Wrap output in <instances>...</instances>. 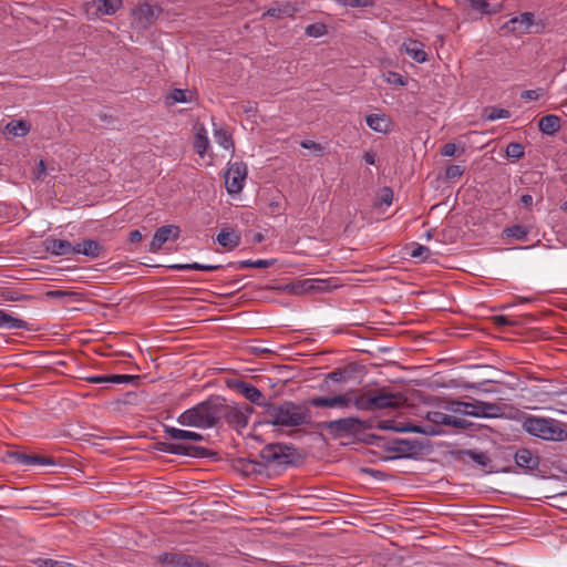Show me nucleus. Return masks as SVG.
<instances>
[{"instance_id": "obj_31", "label": "nucleus", "mask_w": 567, "mask_h": 567, "mask_svg": "<svg viewBox=\"0 0 567 567\" xmlns=\"http://www.w3.org/2000/svg\"><path fill=\"white\" fill-rule=\"evenodd\" d=\"M367 125L374 132L388 133L390 121L384 114H370L365 118Z\"/></svg>"}, {"instance_id": "obj_29", "label": "nucleus", "mask_w": 567, "mask_h": 567, "mask_svg": "<svg viewBox=\"0 0 567 567\" xmlns=\"http://www.w3.org/2000/svg\"><path fill=\"white\" fill-rule=\"evenodd\" d=\"M298 11V8L295 3L284 2L277 3L275 7H271L265 13L268 17L282 19L286 17H293V14Z\"/></svg>"}, {"instance_id": "obj_62", "label": "nucleus", "mask_w": 567, "mask_h": 567, "mask_svg": "<svg viewBox=\"0 0 567 567\" xmlns=\"http://www.w3.org/2000/svg\"><path fill=\"white\" fill-rule=\"evenodd\" d=\"M45 172H47V165H45V162L43 159H41L38 164V168H37V172H35V177L38 179H43L44 176H45Z\"/></svg>"}, {"instance_id": "obj_54", "label": "nucleus", "mask_w": 567, "mask_h": 567, "mask_svg": "<svg viewBox=\"0 0 567 567\" xmlns=\"http://www.w3.org/2000/svg\"><path fill=\"white\" fill-rule=\"evenodd\" d=\"M2 296L8 301H20V300H25V299L32 298L31 296L19 295L18 292H14V291H7Z\"/></svg>"}, {"instance_id": "obj_26", "label": "nucleus", "mask_w": 567, "mask_h": 567, "mask_svg": "<svg viewBox=\"0 0 567 567\" xmlns=\"http://www.w3.org/2000/svg\"><path fill=\"white\" fill-rule=\"evenodd\" d=\"M95 7V14L100 16H113L123 7L122 0H95L93 2Z\"/></svg>"}, {"instance_id": "obj_13", "label": "nucleus", "mask_w": 567, "mask_h": 567, "mask_svg": "<svg viewBox=\"0 0 567 567\" xmlns=\"http://www.w3.org/2000/svg\"><path fill=\"white\" fill-rule=\"evenodd\" d=\"M162 9L158 6H152L148 2L140 3L133 10V25L137 29H148L158 18Z\"/></svg>"}, {"instance_id": "obj_24", "label": "nucleus", "mask_w": 567, "mask_h": 567, "mask_svg": "<svg viewBox=\"0 0 567 567\" xmlns=\"http://www.w3.org/2000/svg\"><path fill=\"white\" fill-rule=\"evenodd\" d=\"M163 431L168 435L169 439L174 441L202 442L204 440V436L200 433L181 430L169 425H163Z\"/></svg>"}, {"instance_id": "obj_23", "label": "nucleus", "mask_w": 567, "mask_h": 567, "mask_svg": "<svg viewBox=\"0 0 567 567\" xmlns=\"http://www.w3.org/2000/svg\"><path fill=\"white\" fill-rule=\"evenodd\" d=\"M460 4H466L472 11L477 13V17L472 19H481L483 16L495 14L499 11V8L493 7L487 0H455Z\"/></svg>"}, {"instance_id": "obj_43", "label": "nucleus", "mask_w": 567, "mask_h": 567, "mask_svg": "<svg viewBox=\"0 0 567 567\" xmlns=\"http://www.w3.org/2000/svg\"><path fill=\"white\" fill-rule=\"evenodd\" d=\"M305 32L308 37L320 38L327 33V25L322 22L312 23L306 27Z\"/></svg>"}, {"instance_id": "obj_59", "label": "nucleus", "mask_w": 567, "mask_h": 567, "mask_svg": "<svg viewBox=\"0 0 567 567\" xmlns=\"http://www.w3.org/2000/svg\"><path fill=\"white\" fill-rule=\"evenodd\" d=\"M85 380L90 383H110V374L109 375H91V377H86Z\"/></svg>"}, {"instance_id": "obj_7", "label": "nucleus", "mask_w": 567, "mask_h": 567, "mask_svg": "<svg viewBox=\"0 0 567 567\" xmlns=\"http://www.w3.org/2000/svg\"><path fill=\"white\" fill-rule=\"evenodd\" d=\"M260 457L266 463L288 467L295 465L300 457L297 449L290 444L270 443L260 451Z\"/></svg>"}, {"instance_id": "obj_47", "label": "nucleus", "mask_w": 567, "mask_h": 567, "mask_svg": "<svg viewBox=\"0 0 567 567\" xmlns=\"http://www.w3.org/2000/svg\"><path fill=\"white\" fill-rule=\"evenodd\" d=\"M410 256L412 258H419L421 260H426L431 256V250H430V248L417 244L411 250Z\"/></svg>"}, {"instance_id": "obj_25", "label": "nucleus", "mask_w": 567, "mask_h": 567, "mask_svg": "<svg viewBox=\"0 0 567 567\" xmlns=\"http://www.w3.org/2000/svg\"><path fill=\"white\" fill-rule=\"evenodd\" d=\"M404 52L417 63H424L427 60V54L424 51L423 43L410 39L402 44Z\"/></svg>"}, {"instance_id": "obj_34", "label": "nucleus", "mask_w": 567, "mask_h": 567, "mask_svg": "<svg viewBox=\"0 0 567 567\" xmlns=\"http://www.w3.org/2000/svg\"><path fill=\"white\" fill-rule=\"evenodd\" d=\"M299 288L302 292H323L329 290V285L321 279H306L300 282Z\"/></svg>"}, {"instance_id": "obj_63", "label": "nucleus", "mask_w": 567, "mask_h": 567, "mask_svg": "<svg viewBox=\"0 0 567 567\" xmlns=\"http://www.w3.org/2000/svg\"><path fill=\"white\" fill-rule=\"evenodd\" d=\"M143 236L140 230L135 229L130 233L128 240L132 244L140 243L142 240Z\"/></svg>"}, {"instance_id": "obj_37", "label": "nucleus", "mask_w": 567, "mask_h": 567, "mask_svg": "<svg viewBox=\"0 0 567 567\" xmlns=\"http://www.w3.org/2000/svg\"><path fill=\"white\" fill-rule=\"evenodd\" d=\"M352 405L358 410L372 411L371 390L359 395L352 390Z\"/></svg>"}, {"instance_id": "obj_55", "label": "nucleus", "mask_w": 567, "mask_h": 567, "mask_svg": "<svg viewBox=\"0 0 567 567\" xmlns=\"http://www.w3.org/2000/svg\"><path fill=\"white\" fill-rule=\"evenodd\" d=\"M388 82H390L391 84H396V85H402V86H404L406 84V80L404 79V76L398 72H390Z\"/></svg>"}, {"instance_id": "obj_17", "label": "nucleus", "mask_w": 567, "mask_h": 567, "mask_svg": "<svg viewBox=\"0 0 567 567\" xmlns=\"http://www.w3.org/2000/svg\"><path fill=\"white\" fill-rule=\"evenodd\" d=\"M181 235V228L176 225H165L156 229L148 250L157 252L169 239L176 240Z\"/></svg>"}, {"instance_id": "obj_36", "label": "nucleus", "mask_w": 567, "mask_h": 567, "mask_svg": "<svg viewBox=\"0 0 567 567\" xmlns=\"http://www.w3.org/2000/svg\"><path fill=\"white\" fill-rule=\"evenodd\" d=\"M238 463L240 464L241 471L246 475H250V474L261 475L266 470V465L264 462L240 458L238 461Z\"/></svg>"}, {"instance_id": "obj_8", "label": "nucleus", "mask_w": 567, "mask_h": 567, "mask_svg": "<svg viewBox=\"0 0 567 567\" xmlns=\"http://www.w3.org/2000/svg\"><path fill=\"white\" fill-rule=\"evenodd\" d=\"M455 413L470 415L474 417H497L502 414V408L496 403H489L475 400L474 402H454Z\"/></svg>"}, {"instance_id": "obj_12", "label": "nucleus", "mask_w": 567, "mask_h": 567, "mask_svg": "<svg viewBox=\"0 0 567 567\" xmlns=\"http://www.w3.org/2000/svg\"><path fill=\"white\" fill-rule=\"evenodd\" d=\"M7 458L10 463L20 465L22 467L32 466H52L56 465V461L52 456H42L35 454H27L19 451H10L7 453Z\"/></svg>"}, {"instance_id": "obj_51", "label": "nucleus", "mask_w": 567, "mask_h": 567, "mask_svg": "<svg viewBox=\"0 0 567 567\" xmlns=\"http://www.w3.org/2000/svg\"><path fill=\"white\" fill-rule=\"evenodd\" d=\"M346 371L341 369H337L327 374L326 379L331 380L334 383L342 382L346 379Z\"/></svg>"}, {"instance_id": "obj_32", "label": "nucleus", "mask_w": 567, "mask_h": 567, "mask_svg": "<svg viewBox=\"0 0 567 567\" xmlns=\"http://www.w3.org/2000/svg\"><path fill=\"white\" fill-rule=\"evenodd\" d=\"M172 270H197V271H215L221 269V265H204L199 262L192 264H174L167 267Z\"/></svg>"}, {"instance_id": "obj_35", "label": "nucleus", "mask_w": 567, "mask_h": 567, "mask_svg": "<svg viewBox=\"0 0 567 567\" xmlns=\"http://www.w3.org/2000/svg\"><path fill=\"white\" fill-rule=\"evenodd\" d=\"M208 147H209V140L207 137L206 130L202 126L197 130V132L195 134L194 148H195V152L200 157H204Z\"/></svg>"}, {"instance_id": "obj_41", "label": "nucleus", "mask_w": 567, "mask_h": 567, "mask_svg": "<svg viewBox=\"0 0 567 567\" xmlns=\"http://www.w3.org/2000/svg\"><path fill=\"white\" fill-rule=\"evenodd\" d=\"M6 130L9 134H12L14 136H24L29 133L30 126L25 121L19 120V121H11L6 125Z\"/></svg>"}, {"instance_id": "obj_22", "label": "nucleus", "mask_w": 567, "mask_h": 567, "mask_svg": "<svg viewBox=\"0 0 567 567\" xmlns=\"http://www.w3.org/2000/svg\"><path fill=\"white\" fill-rule=\"evenodd\" d=\"M104 250V246L95 239H83L75 244V255L81 254L93 259L101 257Z\"/></svg>"}, {"instance_id": "obj_58", "label": "nucleus", "mask_w": 567, "mask_h": 567, "mask_svg": "<svg viewBox=\"0 0 567 567\" xmlns=\"http://www.w3.org/2000/svg\"><path fill=\"white\" fill-rule=\"evenodd\" d=\"M301 147L303 148H307V150H313L315 152H321L322 151V146L313 141H310V140H305L301 142Z\"/></svg>"}, {"instance_id": "obj_18", "label": "nucleus", "mask_w": 567, "mask_h": 567, "mask_svg": "<svg viewBox=\"0 0 567 567\" xmlns=\"http://www.w3.org/2000/svg\"><path fill=\"white\" fill-rule=\"evenodd\" d=\"M516 465L525 472L536 474L538 472L540 458L528 449H519L514 454Z\"/></svg>"}, {"instance_id": "obj_61", "label": "nucleus", "mask_w": 567, "mask_h": 567, "mask_svg": "<svg viewBox=\"0 0 567 567\" xmlns=\"http://www.w3.org/2000/svg\"><path fill=\"white\" fill-rule=\"evenodd\" d=\"M172 446H173V443H169V442H157L155 444V450H157L159 452L172 454V450L169 449Z\"/></svg>"}, {"instance_id": "obj_33", "label": "nucleus", "mask_w": 567, "mask_h": 567, "mask_svg": "<svg viewBox=\"0 0 567 567\" xmlns=\"http://www.w3.org/2000/svg\"><path fill=\"white\" fill-rule=\"evenodd\" d=\"M530 229H532L530 226L516 224V225L506 227L503 230V234L506 237H513L520 241H527V237H528V234L530 233Z\"/></svg>"}, {"instance_id": "obj_4", "label": "nucleus", "mask_w": 567, "mask_h": 567, "mask_svg": "<svg viewBox=\"0 0 567 567\" xmlns=\"http://www.w3.org/2000/svg\"><path fill=\"white\" fill-rule=\"evenodd\" d=\"M369 444H377L382 446L386 452L396 453V455L389 456V460L396 458H417L425 450L430 447V441L419 439H392L384 441L382 437L371 434L365 441Z\"/></svg>"}, {"instance_id": "obj_19", "label": "nucleus", "mask_w": 567, "mask_h": 567, "mask_svg": "<svg viewBox=\"0 0 567 567\" xmlns=\"http://www.w3.org/2000/svg\"><path fill=\"white\" fill-rule=\"evenodd\" d=\"M45 251L54 256H69L75 255V244L66 239L48 237L43 240Z\"/></svg>"}, {"instance_id": "obj_1", "label": "nucleus", "mask_w": 567, "mask_h": 567, "mask_svg": "<svg viewBox=\"0 0 567 567\" xmlns=\"http://www.w3.org/2000/svg\"><path fill=\"white\" fill-rule=\"evenodd\" d=\"M262 422L274 426L297 427L312 425L311 411L307 404H297L292 401L281 403L268 402L261 413Z\"/></svg>"}, {"instance_id": "obj_48", "label": "nucleus", "mask_w": 567, "mask_h": 567, "mask_svg": "<svg viewBox=\"0 0 567 567\" xmlns=\"http://www.w3.org/2000/svg\"><path fill=\"white\" fill-rule=\"evenodd\" d=\"M40 567H73L71 563L59 561L51 558L39 559Z\"/></svg>"}, {"instance_id": "obj_64", "label": "nucleus", "mask_w": 567, "mask_h": 567, "mask_svg": "<svg viewBox=\"0 0 567 567\" xmlns=\"http://www.w3.org/2000/svg\"><path fill=\"white\" fill-rule=\"evenodd\" d=\"M363 158L367 164L369 165H374L375 164V153L372 152V151H369V152H365L364 155H363Z\"/></svg>"}, {"instance_id": "obj_2", "label": "nucleus", "mask_w": 567, "mask_h": 567, "mask_svg": "<svg viewBox=\"0 0 567 567\" xmlns=\"http://www.w3.org/2000/svg\"><path fill=\"white\" fill-rule=\"evenodd\" d=\"M220 395H210L205 401L185 410L177 417L183 426L198 429L219 427Z\"/></svg>"}, {"instance_id": "obj_21", "label": "nucleus", "mask_w": 567, "mask_h": 567, "mask_svg": "<svg viewBox=\"0 0 567 567\" xmlns=\"http://www.w3.org/2000/svg\"><path fill=\"white\" fill-rule=\"evenodd\" d=\"M169 449L172 450V454L197 458L207 457L212 454L210 450L204 446H197L186 443H173V446Z\"/></svg>"}, {"instance_id": "obj_11", "label": "nucleus", "mask_w": 567, "mask_h": 567, "mask_svg": "<svg viewBox=\"0 0 567 567\" xmlns=\"http://www.w3.org/2000/svg\"><path fill=\"white\" fill-rule=\"evenodd\" d=\"M247 173V165L244 162L229 163L225 174V185L229 194H238L243 190Z\"/></svg>"}, {"instance_id": "obj_46", "label": "nucleus", "mask_w": 567, "mask_h": 567, "mask_svg": "<svg viewBox=\"0 0 567 567\" xmlns=\"http://www.w3.org/2000/svg\"><path fill=\"white\" fill-rule=\"evenodd\" d=\"M340 4L350 8H367L373 7V0H337Z\"/></svg>"}, {"instance_id": "obj_20", "label": "nucleus", "mask_w": 567, "mask_h": 567, "mask_svg": "<svg viewBox=\"0 0 567 567\" xmlns=\"http://www.w3.org/2000/svg\"><path fill=\"white\" fill-rule=\"evenodd\" d=\"M426 419L429 422L434 423L435 425H447L457 429H466L471 425V423L464 419L452 416L441 411L427 412Z\"/></svg>"}, {"instance_id": "obj_14", "label": "nucleus", "mask_w": 567, "mask_h": 567, "mask_svg": "<svg viewBox=\"0 0 567 567\" xmlns=\"http://www.w3.org/2000/svg\"><path fill=\"white\" fill-rule=\"evenodd\" d=\"M307 404L315 408H339L349 409L352 406V390L331 396H315L307 401Z\"/></svg>"}, {"instance_id": "obj_10", "label": "nucleus", "mask_w": 567, "mask_h": 567, "mask_svg": "<svg viewBox=\"0 0 567 567\" xmlns=\"http://www.w3.org/2000/svg\"><path fill=\"white\" fill-rule=\"evenodd\" d=\"M545 24L542 21H535L533 12H523L504 23L503 29L513 33H540Z\"/></svg>"}, {"instance_id": "obj_39", "label": "nucleus", "mask_w": 567, "mask_h": 567, "mask_svg": "<svg viewBox=\"0 0 567 567\" xmlns=\"http://www.w3.org/2000/svg\"><path fill=\"white\" fill-rule=\"evenodd\" d=\"M458 453L464 456H467L470 460H472L473 462H475L476 464H478L482 467L489 466V464L492 462L489 456L484 452H478L475 450H462V451H458Z\"/></svg>"}, {"instance_id": "obj_53", "label": "nucleus", "mask_w": 567, "mask_h": 567, "mask_svg": "<svg viewBox=\"0 0 567 567\" xmlns=\"http://www.w3.org/2000/svg\"><path fill=\"white\" fill-rule=\"evenodd\" d=\"M543 95L542 89L526 90L522 93L520 97L524 100L536 101Z\"/></svg>"}, {"instance_id": "obj_44", "label": "nucleus", "mask_w": 567, "mask_h": 567, "mask_svg": "<svg viewBox=\"0 0 567 567\" xmlns=\"http://www.w3.org/2000/svg\"><path fill=\"white\" fill-rule=\"evenodd\" d=\"M506 156L513 159H519L524 156V146L520 143L512 142L506 147Z\"/></svg>"}, {"instance_id": "obj_49", "label": "nucleus", "mask_w": 567, "mask_h": 567, "mask_svg": "<svg viewBox=\"0 0 567 567\" xmlns=\"http://www.w3.org/2000/svg\"><path fill=\"white\" fill-rule=\"evenodd\" d=\"M464 173V168L460 165H449L445 169V177L447 179H454L461 177Z\"/></svg>"}, {"instance_id": "obj_6", "label": "nucleus", "mask_w": 567, "mask_h": 567, "mask_svg": "<svg viewBox=\"0 0 567 567\" xmlns=\"http://www.w3.org/2000/svg\"><path fill=\"white\" fill-rule=\"evenodd\" d=\"M254 408L247 403L244 404H227V401L221 396L220 411H219V427L224 420L229 427L237 433H241L247 427Z\"/></svg>"}, {"instance_id": "obj_38", "label": "nucleus", "mask_w": 567, "mask_h": 567, "mask_svg": "<svg viewBox=\"0 0 567 567\" xmlns=\"http://www.w3.org/2000/svg\"><path fill=\"white\" fill-rule=\"evenodd\" d=\"M217 241L220 246L233 249L239 245L240 237L235 231H227L223 229L217 235Z\"/></svg>"}, {"instance_id": "obj_3", "label": "nucleus", "mask_w": 567, "mask_h": 567, "mask_svg": "<svg viewBox=\"0 0 567 567\" xmlns=\"http://www.w3.org/2000/svg\"><path fill=\"white\" fill-rule=\"evenodd\" d=\"M522 427L529 435L544 441H567V427L561 421L553 417L527 415Z\"/></svg>"}, {"instance_id": "obj_15", "label": "nucleus", "mask_w": 567, "mask_h": 567, "mask_svg": "<svg viewBox=\"0 0 567 567\" xmlns=\"http://www.w3.org/2000/svg\"><path fill=\"white\" fill-rule=\"evenodd\" d=\"M228 386L244 395L251 403L258 406H262L264 409L266 408V404L269 402L265 400L264 393L257 386L249 382L236 379L229 381Z\"/></svg>"}, {"instance_id": "obj_16", "label": "nucleus", "mask_w": 567, "mask_h": 567, "mask_svg": "<svg viewBox=\"0 0 567 567\" xmlns=\"http://www.w3.org/2000/svg\"><path fill=\"white\" fill-rule=\"evenodd\" d=\"M372 411L388 408H399L404 401L402 393L383 390H371Z\"/></svg>"}, {"instance_id": "obj_28", "label": "nucleus", "mask_w": 567, "mask_h": 567, "mask_svg": "<svg viewBox=\"0 0 567 567\" xmlns=\"http://www.w3.org/2000/svg\"><path fill=\"white\" fill-rule=\"evenodd\" d=\"M196 100V93L189 90L174 89L166 96L165 103L172 106L176 103H187Z\"/></svg>"}, {"instance_id": "obj_60", "label": "nucleus", "mask_w": 567, "mask_h": 567, "mask_svg": "<svg viewBox=\"0 0 567 567\" xmlns=\"http://www.w3.org/2000/svg\"><path fill=\"white\" fill-rule=\"evenodd\" d=\"M276 262L275 259H258L254 260V268H269Z\"/></svg>"}, {"instance_id": "obj_45", "label": "nucleus", "mask_w": 567, "mask_h": 567, "mask_svg": "<svg viewBox=\"0 0 567 567\" xmlns=\"http://www.w3.org/2000/svg\"><path fill=\"white\" fill-rule=\"evenodd\" d=\"M140 375H130V374H110V383H135L140 382Z\"/></svg>"}, {"instance_id": "obj_50", "label": "nucleus", "mask_w": 567, "mask_h": 567, "mask_svg": "<svg viewBox=\"0 0 567 567\" xmlns=\"http://www.w3.org/2000/svg\"><path fill=\"white\" fill-rule=\"evenodd\" d=\"M393 200V190L390 187H383L379 195L380 205L390 206Z\"/></svg>"}, {"instance_id": "obj_9", "label": "nucleus", "mask_w": 567, "mask_h": 567, "mask_svg": "<svg viewBox=\"0 0 567 567\" xmlns=\"http://www.w3.org/2000/svg\"><path fill=\"white\" fill-rule=\"evenodd\" d=\"M155 559L157 564L164 567H209V564L202 558L179 550L162 553Z\"/></svg>"}, {"instance_id": "obj_57", "label": "nucleus", "mask_w": 567, "mask_h": 567, "mask_svg": "<svg viewBox=\"0 0 567 567\" xmlns=\"http://www.w3.org/2000/svg\"><path fill=\"white\" fill-rule=\"evenodd\" d=\"M228 267H234L235 269L254 268V260L247 259L238 262H229Z\"/></svg>"}, {"instance_id": "obj_5", "label": "nucleus", "mask_w": 567, "mask_h": 567, "mask_svg": "<svg viewBox=\"0 0 567 567\" xmlns=\"http://www.w3.org/2000/svg\"><path fill=\"white\" fill-rule=\"evenodd\" d=\"M318 431L328 433L332 439L357 435L365 429H371V421H362L357 416L342 417L333 421H322L313 423Z\"/></svg>"}, {"instance_id": "obj_42", "label": "nucleus", "mask_w": 567, "mask_h": 567, "mask_svg": "<svg viewBox=\"0 0 567 567\" xmlns=\"http://www.w3.org/2000/svg\"><path fill=\"white\" fill-rule=\"evenodd\" d=\"M511 112L506 109L489 106L484 110L483 117L487 121H495L499 118H508Z\"/></svg>"}, {"instance_id": "obj_30", "label": "nucleus", "mask_w": 567, "mask_h": 567, "mask_svg": "<svg viewBox=\"0 0 567 567\" xmlns=\"http://www.w3.org/2000/svg\"><path fill=\"white\" fill-rule=\"evenodd\" d=\"M0 328L7 330L27 329L28 322L0 309Z\"/></svg>"}, {"instance_id": "obj_40", "label": "nucleus", "mask_w": 567, "mask_h": 567, "mask_svg": "<svg viewBox=\"0 0 567 567\" xmlns=\"http://www.w3.org/2000/svg\"><path fill=\"white\" fill-rule=\"evenodd\" d=\"M214 137L218 145L223 146L225 150L234 151V148H235L234 140L227 130H225V128L215 130Z\"/></svg>"}, {"instance_id": "obj_56", "label": "nucleus", "mask_w": 567, "mask_h": 567, "mask_svg": "<svg viewBox=\"0 0 567 567\" xmlns=\"http://www.w3.org/2000/svg\"><path fill=\"white\" fill-rule=\"evenodd\" d=\"M437 426L439 425H435L434 423L427 424V425H423V434L424 435H430V436H434V435L441 434L442 431L439 430Z\"/></svg>"}, {"instance_id": "obj_27", "label": "nucleus", "mask_w": 567, "mask_h": 567, "mask_svg": "<svg viewBox=\"0 0 567 567\" xmlns=\"http://www.w3.org/2000/svg\"><path fill=\"white\" fill-rule=\"evenodd\" d=\"M560 117L555 114H548L538 121V128L543 134L554 135L560 130Z\"/></svg>"}, {"instance_id": "obj_52", "label": "nucleus", "mask_w": 567, "mask_h": 567, "mask_svg": "<svg viewBox=\"0 0 567 567\" xmlns=\"http://www.w3.org/2000/svg\"><path fill=\"white\" fill-rule=\"evenodd\" d=\"M457 152V146L454 143H446L441 147V155L446 157L455 156Z\"/></svg>"}]
</instances>
